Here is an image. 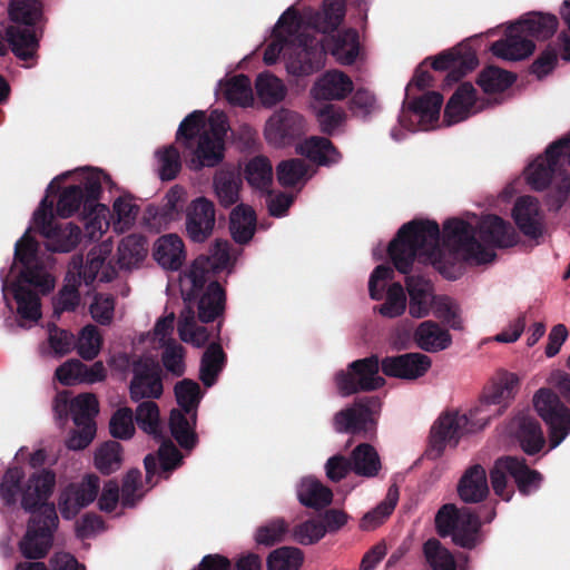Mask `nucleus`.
<instances>
[{
  "label": "nucleus",
  "instance_id": "f257e3e1",
  "mask_svg": "<svg viewBox=\"0 0 570 570\" xmlns=\"http://www.w3.org/2000/svg\"><path fill=\"white\" fill-rule=\"evenodd\" d=\"M517 243L514 228L502 218L487 215L468 220L452 218L440 228L435 222L413 220L399 230L390 243L389 254L395 268L406 274L416 257L430 262L444 277L456 279L463 264L483 265L494 261V248L511 247Z\"/></svg>",
  "mask_w": 570,
  "mask_h": 570
},
{
  "label": "nucleus",
  "instance_id": "f03ea898",
  "mask_svg": "<svg viewBox=\"0 0 570 570\" xmlns=\"http://www.w3.org/2000/svg\"><path fill=\"white\" fill-rule=\"evenodd\" d=\"M307 29L299 12L293 6L287 8L273 29L264 62L274 65L283 56L287 72L301 77L323 67L326 51L342 65H351L357 58L360 41L356 31H340L331 39L315 40L308 36Z\"/></svg>",
  "mask_w": 570,
  "mask_h": 570
},
{
  "label": "nucleus",
  "instance_id": "7ed1b4c3",
  "mask_svg": "<svg viewBox=\"0 0 570 570\" xmlns=\"http://www.w3.org/2000/svg\"><path fill=\"white\" fill-rule=\"evenodd\" d=\"M24 473L21 468H9L0 484V495L7 505H13L21 493V507L31 513L27 531L19 542V550L27 559L39 560L47 556L53 541L59 519L53 503L48 499L56 485V473L42 469L31 474L21 487Z\"/></svg>",
  "mask_w": 570,
  "mask_h": 570
},
{
  "label": "nucleus",
  "instance_id": "20e7f679",
  "mask_svg": "<svg viewBox=\"0 0 570 570\" xmlns=\"http://www.w3.org/2000/svg\"><path fill=\"white\" fill-rule=\"evenodd\" d=\"M236 261V253L230 249L228 242L216 240L208 258L198 257L179 275V291L184 302L198 299V318L203 323L214 321L224 311L225 293L215 281H210L214 269L230 267Z\"/></svg>",
  "mask_w": 570,
  "mask_h": 570
},
{
  "label": "nucleus",
  "instance_id": "39448f33",
  "mask_svg": "<svg viewBox=\"0 0 570 570\" xmlns=\"http://www.w3.org/2000/svg\"><path fill=\"white\" fill-rule=\"evenodd\" d=\"M102 185L111 188L114 181L109 174L99 168H88L79 175L78 184L65 187L57 202V214L62 218H69L81 210L86 233L90 239L97 234L101 235L102 222L98 209L105 210L99 204Z\"/></svg>",
  "mask_w": 570,
  "mask_h": 570
},
{
  "label": "nucleus",
  "instance_id": "423d86ee",
  "mask_svg": "<svg viewBox=\"0 0 570 570\" xmlns=\"http://www.w3.org/2000/svg\"><path fill=\"white\" fill-rule=\"evenodd\" d=\"M227 130V117L219 110H213L206 120L203 111H194L181 121L177 139L185 138L188 141L197 138L194 157L189 163L190 169L214 167L222 161Z\"/></svg>",
  "mask_w": 570,
  "mask_h": 570
},
{
  "label": "nucleus",
  "instance_id": "0eeeda50",
  "mask_svg": "<svg viewBox=\"0 0 570 570\" xmlns=\"http://www.w3.org/2000/svg\"><path fill=\"white\" fill-rule=\"evenodd\" d=\"M570 166V136L562 138L538 157L527 168L528 184L535 190H542L548 186L552 189V205L559 208L567 199L570 191V175L564 166Z\"/></svg>",
  "mask_w": 570,
  "mask_h": 570
},
{
  "label": "nucleus",
  "instance_id": "6e6552de",
  "mask_svg": "<svg viewBox=\"0 0 570 570\" xmlns=\"http://www.w3.org/2000/svg\"><path fill=\"white\" fill-rule=\"evenodd\" d=\"M442 104V95L431 91L403 105L399 125L391 130V137L395 141H400L406 136V132L434 129L439 124Z\"/></svg>",
  "mask_w": 570,
  "mask_h": 570
},
{
  "label": "nucleus",
  "instance_id": "1a4fd4ad",
  "mask_svg": "<svg viewBox=\"0 0 570 570\" xmlns=\"http://www.w3.org/2000/svg\"><path fill=\"white\" fill-rule=\"evenodd\" d=\"M145 432L153 435L156 443H159L157 455L145 456V469L148 475L169 473L179 466L183 455L170 440H163L161 425L159 421V409L153 401H145Z\"/></svg>",
  "mask_w": 570,
  "mask_h": 570
},
{
  "label": "nucleus",
  "instance_id": "9d476101",
  "mask_svg": "<svg viewBox=\"0 0 570 570\" xmlns=\"http://www.w3.org/2000/svg\"><path fill=\"white\" fill-rule=\"evenodd\" d=\"M33 223L47 239L46 248L52 253H69L81 240V229L73 223H57L53 217V203L43 198L33 214Z\"/></svg>",
  "mask_w": 570,
  "mask_h": 570
},
{
  "label": "nucleus",
  "instance_id": "9b49d317",
  "mask_svg": "<svg viewBox=\"0 0 570 570\" xmlns=\"http://www.w3.org/2000/svg\"><path fill=\"white\" fill-rule=\"evenodd\" d=\"M435 527L441 537H451L462 548L471 549L478 543L480 521L469 509L444 504L435 515Z\"/></svg>",
  "mask_w": 570,
  "mask_h": 570
},
{
  "label": "nucleus",
  "instance_id": "f8f14e48",
  "mask_svg": "<svg viewBox=\"0 0 570 570\" xmlns=\"http://www.w3.org/2000/svg\"><path fill=\"white\" fill-rule=\"evenodd\" d=\"M488 422L489 416L475 415L474 410L469 415L458 411L445 412L440 415L431 429L432 445L440 454L445 446H456L465 433L482 429Z\"/></svg>",
  "mask_w": 570,
  "mask_h": 570
},
{
  "label": "nucleus",
  "instance_id": "ddd939ff",
  "mask_svg": "<svg viewBox=\"0 0 570 570\" xmlns=\"http://www.w3.org/2000/svg\"><path fill=\"white\" fill-rule=\"evenodd\" d=\"M533 406L550 428L551 449L557 448L570 433V410L554 392L546 387L533 395Z\"/></svg>",
  "mask_w": 570,
  "mask_h": 570
},
{
  "label": "nucleus",
  "instance_id": "4468645a",
  "mask_svg": "<svg viewBox=\"0 0 570 570\" xmlns=\"http://www.w3.org/2000/svg\"><path fill=\"white\" fill-rule=\"evenodd\" d=\"M336 386L344 396L356 393L357 391H373L384 384V379L380 375L379 358L371 356L354 361L350 364L346 372H338L335 376Z\"/></svg>",
  "mask_w": 570,
  "mask_h": 570
},
{
  "label": "nucleus",
  "instance_id": "2eb2a0df",
  "mask_svg": "<svg viewBox=\"0 0 570 570\" xmlns=\"http://www.w3.org/2000/svg\"><path fill=\"white\" fill-rule=\"evenodd\" d=\"M112 252V244L109 240H104L99 245L92 247L83 262L81 255H73L69 262L72 264L76 259L80 261L78 271L79 283L91 285L96 279L101 283H109L117 276V271L111 262H107Z\"/></svg>",
  "mask_w": 570,
  "mask_h": 570
},
{
  "label": "nucleus",
  "instance_id": "dca6fc26",
  "mask_svg": "<svg viewBox=\"0 0 570 570\" xmlns=\"http://www.w3.org/2000/svg\"><path fill=\"white\" fill-rule=\"evenodd\" d=\"M380 404L375 399H362L334 416L335 431L343 433H370L374 430Z\"/></svg>",
  "mask_w": 570,
  "mask_h": 570
},
{
  "label": "nucleus",
  "instance_id": "f3484780",
  "mask_svg": "<svg viewBox=\"0 0 570 570\" xmlns=\"http://www.w3.org/2000/svg\"><path fill=\"white\" fill-rule=\"evenodd\" d=\"M100 479L96 474H87L78 483L68 484L59 495V510L63 519H73L81 509L92 503L99 493Z\"/></svg>",
  "mask_w": 570,
  "mask_h": 570
},
{
  "label": "nucleus",
  "instance_id": "a211bd4d",
  "mask_svg": "<svg viewBox=\"0 0 570 570\" xmlns=\"http://www.w3.org/2000/svg\"><path fill=\"white\" fill-rule=\"evenodd\" d=\"M519 389V377L514 373H501L492 383L483 396V401L476 407L475 415L489 416L499 415L514 399Z\"/></svg>",
  "mask_w": 570,
  "mask_h": 570
},
{
  "label": "nucleus",
  "instance_id": "6ab92c4d",
  "mask_svg": "<svg viewBox=\"0 0 570 570\" xmlns=\"http://www.w3.org/2000/svg\"><path fill=\"white\" fill-rule=\"evenodd\" d=\"M432 365L431 358L422 353H406L389 356L382 361L385 375L413 381L426 374Z\"/></svg>",
  "mask_w": 570,
  "mask_h": 570
},
{
  "label": "nucleus",
  "instance_id": "aec40b11",
  "mask_svg": "<svg viewBox=\"0 0 570 570\" xmlns=\"http://www.w3.org/2000/svg\"><path fill=\"white\" fill-rule=\"evenodd\" d=\"M214 225V204L205 197L193 200L186 217V232L189 238L196 243L205 242L212 234Z\"/></svg>",
  "mask_w": 570,
  "mask_h": 570
},
{
  "label": "nucleus",
  "instance_id": "412c9836",
  "mask_svg": "<svg viewBox=\"0 0 570 570\" xmlns=\"http://www.w3.org/2000/svg\"><path fill=\"white\" fill-rule=\"evenodd\" d=\"M55 376L65 386H71L76 383L92 384L104 381L107 371L101 361L88 366L81 361L72 358L58 366Z\"/></svg>",
  "mask_w": 570,
  "mask_h": 570
},
{
  "label": "nucleus",
  "instance_id": "4be33fe9",
  "mask_svg": "<svg viewBox=\"0 0 570 570\" xmlns=\"http://www.w3.org/2000/svg\"><path fill=\"white\" fill-rule=\"evenodd\" d=\"M353 89L352 79L343 71L334 69L324 72L316 79L311 88V95L316 100H343Z\"/></svg>",
  "mask_w": 570,
  "mask_h": 570
},
{
  "label": "nucleus",
  "instance_id": "5701e85b",
  "mask_svg": "<svg viewBox=\"0 0 570 570\" xmlns=\"http://www.w3.org/2000/svg\"><path fill=\"white\" fill-rule=\"evenodd\" d=\"M533 50V40L528 38L517 23L508 28L505 39L498 40L491 46L494 56L511 61L525 59Z\"/></svg>",
  "mask_w": 570,
  "mask_h": 570
},
{
  "label": "nucleus",
  "instance_id": "b1692460",
  "mask_svg": "<svg viewBox=\"0 0 570 570\" xmlns=\"http://www.w3.org/2000/svg\"><path fill=\"white\" fill-rule=\"evenodd\" d=\"M482 109L483 106L476 101L474 87L469 82H464L459 86L448 101L444 109V122L448 126L458 124Z\"/></svg>",
  "mask_w": 570,
  "mask_h": 570
},
{
  "label": "nucleus",
  "instance_id": "393cba45",
  "mask_svg": "<svg viewBox=\"0 0 570 570\" xmlns=\"http://www.w3.org/2000/svg\"><path fill=\"white\" fill-rule=\"evenodd\" d=\"M303 118L295 111L281 109L273 114L265 126V137L274 146L285 145L303 128Z\"/></svg>",
  "mask_w": 570,
  "mask_h": 570
},
{
  "label": "nucleus",
  "instance_id": "a878e982",
  "mask_svg": "<svg viewBox=\"0 0 570 570\" xmlns=\"http://www.w3.org/2000/svg\"><path fill=\"white\" fill-rule=\"evenodd\" d=\"M110 366L121 373L134 374L130 383L131 397L138 403L135 412V421L139 429H142V356L131 360L127 353L114 354L109 362Z\"/></svg>",
  "mask_w": 570,
  "mask_h": 570
},
{
  "label": "nucleus",
  "instance_id": "bb28decb",
  "mask_svg": "<svg viewBox=\"0 0 570 570\" xmlns=\"http://www.w3.org/2000/svg\"><path fill=\"white\" fill-rule=\"evenodd\" d=\"M513 218L520 230L528 237L538 238L543 233V215L534 197H520L513 207Z\"/></svg>",
  "mask_w": 570,
  "mask_h": 570
},
{
  "label": "nucleus",
  "instance_id": "cd10ccee",
  "mask_svg": "<svg viewBox=\"0 0 570 570\" xmlns=\"http://www.w3.org/2000/svg\"><path fill=\"white\" fill-rule=\"evenodd\" d=\"M510 433L520 442L528 454L539 452L544 444V436L537 420L529 412L519 413L509 425Z\"/></svg>",
  "mask_w": 570,
  "mask_h": 570
},
{
  "label": "nucleus",
  "instance_id": "c85d7f7f",
  "mask_svg": "<svg viewBox=\"0 0 570 570\" xmlns=\"http://www.w3.org/2000/svg\"><path fill=\"white\" fill-rule=\"evenodd\" d=\"M409 293V313L414 318H423L431 313L435 301L432 283L420 275L409 276L405 282Z\"/></svg>",
  "mask_w": 570,
  "mask_h": 570
},
{
  "label": "nucleus",
  "instance_id": "c756f323",
  "mask_svg": "<svg viewBox=\"0 0 570 570\" xmlns=\"http://www.w3.org/2000/svg\"><path fill=\"white\" fill-rule=\"evenodd\" d=\"M80 261L76 259L68 264V269L63 279V285L53 297V314L59 317L63 312H73L80 303L79 271Z\"/></svg>",
  "mask_w": 570,
  "mask_h": 570
},
{
  "label": "nucleus",
  "instance_id": "7c9ffc66",
  "mask_svg": "<svg viewBox=\"0 0 570 570\" xmlns=\"http://www.w3.org/2000/svg\"><path fill=\"white\" fill-rule=\"evenodd\" d=\"M154 258L165 269L177 271L186 258L183 239L176 234L160 236L154 244Z\"/></svg>",
  "mask_w": 570,
  "mask_h": 570
},
{
  "label": "nucleus",
  "instance_id": "2f4dec72",
  "mask_svg": "<svg viewBox=\"0 0 570 570\" xmlns=\"http://www.w3.org/2000/svg\"><path fill=\"white\" fill-rule=\"evenodd\" d=\"M413 340L417 347L435 353L446 350L452 343L451 334L433 321H424L414 331Z\"/></svg>",
  "mask_w": 570,
  "mask_h": 570
},
{
  "label": "nucleus",
  "instance_id": "473e14b6",
  "mask_svg": "<svg viewBox=\"0 0 570 570\" xmlns=\"http://www.w3.org/2000/svg\"><path fill=\"white\" fill-rule=\"evenodd\" d=\"M459 497L466 503L481 502L489 493L485 470L475 464L469 468L458 484Z\"/></svg>",
  "mask_w": 570,
  "mask_h": 570
},
{
  "label": "nucleus",
  "instance_id": "72a5a7b5",
  "mask_svg": "<svg viewBox=\"0 0 570 570\" xmlns=\"http://www.w3.org/2000/svg\"><path fill=\"white\" fill-rule=\"evenodd\" d=\"M297 499L304 507L322 509L333 500L331 489L313 476H305L296 485Z\"/></svg>",
  "mask_w": 570,
  "mask_h": 570
},
{
  "label": "nucleus",
  "instance_id": "f704fd0d",
  "mask_svg": "<svg viewBox=\"0 0 570 570\" xmlns=\"http://www.w3.org/2000/svg\"><path fill=\"white\" fill-rule=\"evenodd\" d=\"M296 150L298 154L323 166L336 164L341 159V154L325 137H309L302 141L296 147Z\"/></svg>",
  "mask_w": 570,
  "mask_h": 570
},
{
  "label": "nucleus",
  "instance_id": "c9c22d12",
  "mask_svg": "<svg viewBox=\"0 0 570 570\" xmlns=\"http://www.w3.org/2000/svg\"><path fill=\"white\" fill-rule=\"evenodd\" d=\"M196 412H185L184 410H173L170 413L169 426L173 436L185 450H193L197 444L195 433Z\"/></svg>",
  "mask_w": 570,
  "mask_h": 570
},
{
  "label": "nucleus",
  "instance_id": "e433bc0d",
  "mask_svg": "<svg viewBox=\"0 0 570 570\" xmlns=\"http://www.w3.org/2000/svg\"><path fill=\"white\" fill-rule=\"evenodd\" d=\"M7 41L16 57L21 60L31 59L38 48V39L31 27L10 26L6 30Z\"/></svg>",
  "mask_w": 570,
  "mask_h": 570
},
{
  "label": "nucleus",
  "instance_id": "4c0bfd02",
  "mask_svg": "<svg viewBox=\"0 0 570 570\" xmlns=\"http://www.w3.org/2000/svg\"><path fill=\"white\" fill-rule=\"evenodd\" d=\"M194 302L198 303V299H194L189 303L185 302L186 308L180 313L178 321V334L180 340L185 343L202 347L208 342L209 334L206 327L197 325L196 323L195 312L191 307V303Z\"/></svg>",
  "mask_w": 570,
  "mask_h": 570
},
{
  "label": "nucleus",
  "instance_id": "58836bf2",
  "mask_svg": "<svg viewBox=\"0 0 570 570\" xmlns=\"http://www.w3.org/2000/svg\"><path fill=\"white\" fill-rule=\"evenodd\" d=\"M474 57L471 53L462 55L460 50L452 49L434 58L432 67L435 70H446L449 81L459 80L466 70L473 68Z\"/></svg>",
  "mask_w": 570,
  "mask_h": 570
},
{
  "label": "nucleus",
  "instance_id": "ea45409f",
  "mask_svg": "<svg viewBox=\"0 0 570 570\" xmlns=\"http://www.w3.org/2000/svg\"><path fill=\"white\" fill-rule=\"evenodd\" d=\"M230 233L236 243L244 244L252 239L256 229V215L252 207L240 204L230 213Z\"/></svg>",
  "mask_w": 570,
  "mask_h": 570
},
{
  "label": "nucleus",
  "instance_id": "a19ab883",
  "mask_svg": "<svg viewBox=\"0 0 570 570\" xmlns=\"http://www.w3.org/2000/svg\"><path fill=\"white\" fill-rule=\"evenodd\" d=\"M352 471L361 476L374 478L381 470L376 450L367 443L358 444L351 453Z\"/></svg>",
  "mask_w": 570,
  "mask_h": 570
},
{
  "label": "nucleus",
  "instance_id": "79ce46f5",
  "mask_svg": "<svg viewBox=\"0 0 570 570\" xmlns=\"http://www.w3.org/2000/svg\"><path fill=\"white\" fill-rule=\"evenodd\" d=\"M530 39L544 40L551 37L558 27L554 16L542 13H528L515 22Z\"/></svg>",
  "mask_w": 570,
  "mask_h": 570
},
{
  "label": "nucleus",
  "instance_id": "37998d69",
  "mask_svg": "<svg viewBox=\"0 0 570 570\" xmlns=\"http://www.w3.org/2000/svg\"><path fill=\"white\" fill-rule=\"evenodd\" d=\"M219 90L232 105L247 107L254 101L250 80L244 75H238L225 82H220Z\"/></svg>",
  "mask_w": 570,
  "mask_h": 570
},
{
  "label": "nucleus",
  "instance_id": "c03bdc74",
  "mask_svg": "<svg viewBox=\"0 0 570 570\" xmlns=\"http://www.w3.org/2000/svg\"><path fill=\"white\" fill-rule=\"evenodd\" d=\"M422 552L431 570H456L454 556L438 539L431 538L423 543Z\"/></svg>",
  "mask_w": 570,
  "mask_h": 570
},
{
  "label": "nucleus",
  "instance_id": "a18cd8bd",
  "mask_svg": "<svg viewBox=\"0 0 570 570\" xmlns=\"http://www.w3.org/2000/svg\"><path fill=\"white\" fill-rule=\"evenodd\" d=\"M255 88L261 102L267 107L276 105L286 96V87L283 81L267 71L257 76Z\"/></svg>",
  "mask_w": 570,
  "mask_h": 570
},
{
  "label": "nucleus",
  "instance_id": "49530a36",
  "mask_svg": "<svg viewBox=\"0 0 570 570\" xmlns=\"http://www.w3.org/2000/svg\"><path fill=\"white\" fill-rule=\"evenodd\" d=\"M239 177L229 170H219L214 177V190L222 206L228 207L239 198Z\"/></svg>",
  "mask_w": 570,
  "mask_h": 570
},
{
  "label": "nucleus",
  "instance_id": "de8ad7c7",
  "mask_svg": "<svg viewBox=\"0 0 570 570\" xmlns=\"http://www.w3.org/2000/svg\"><path fill=\"white\" fill-rule=\"evenodd\" d=\"M155 169L161 180H173L181 169L180 154L173 145L155 151Z\"/></svg>",
  "mask_w": 570,
  "mask_h": 570
},
{
  "label": "nucleus",
  "instance_id": "09e8293b",
  "mask_svg": "<svg viewBox=\"0 0 570 570\" xmlns=\"http://www.w3.org/2000/svg\"><path fill=\"white\" fill-rule=\"evenodd\" d=\"M13 297L18 304L17 312L21 318L37 322L41 317V302L36 292L27 286L14 284Z\"/></svg>",
  "mask_w": 570,
  "mask_h": 570
},
{
  "label": "nucleus",
  "instance_id": "8fccbe9b",
  "mask_svg": "<svg viewBox=\"0 0 570 570\" xmlns=\"http://www.w3.org/2000/svg\"><path fill=\"white\" fill-rule=\"evenodd\" d=\"M98 412L99 403L92 393H81L71 400V415L75 425L96 426L95 417Z\"/></svg>",
  "mask_w": 570,
  "mask_h": 570
},
{
  "label": "nucleus",
  "instance_id": "3c124183",
  "mask_svg": "<svg viewBox=\"0 0 570 570\" xmlns=\"http://www.w3.org/2000/svg\"><path fill=\"white\" fill-rule=\"evenodd\" d=\"M514 466H517V458L505 456L497 460L490 472L493 491L504 501H509L513 493L512 488L508 489L507 474H510L513 478Z\"/></svg>",
  "mask_w": 570,
  "mask_h": 570
},
{
  "label": "nucleus",
  "instance_id": "603ef678",
  "mask_svg": "<svg viewBox=\"0 0 570 570\" xmlns=\"http://www.w3.org/2000/svg\"><path fill=\"white\" fill-rule=\"evenodd\" d=\"M399 500L397 488L391 487L386 493L383 502L375 507L372 511H368L362 518L360 528L365 531L374 530L381 525L385 519L393 512L396 502Z\"/></svg>",
  "mask_w": 570,
  "mask_h": 570
},
{
  "label": "nucleus",
  "instance_id": "864d4df0",
  "mask_svg": "<svg viewBox=\"0 0 570 570\" xmlns=\"http://www.w3.org/2000/svg\"><path fill=\"white\" fill-rule=\"evenodd\" d=\"M225 354L218 344H210L205 351L200 362V380L206 386L215 384L216 379L223 370Z\"/></svg>",
  "mask_w": 570,
  "mask_h": 570
},
{
  "label": "nucleus",
  "instance_id": "5fc2aeb1",
  "mask_svg": "<svg viewBox=\"0 0 570 570\" xmlns=\"http://www.w3.org/2000/svg\"><path fill=\"white\" fill-rule=\"evenodd\" d=\"M121 445L117 441L102 443L95 453V466L105 475L114 473L121 465Z\"/></svg>",
  "mask_w": 570,
  "mask_h": 570
},
{
  "label": "nucleus",
  "instance_id": "6e6d98bb",
  "mask_svg": "<svg viewBox=\"0 0 570 570\" xmlns=\"http://www.w3.org/2000/svg\"><path fill=\"white\" fill-rule=\"evenodd\" d=\"M248 184L259 190H266L273 179V167L267 158L255 157L245 167Z\"/></svg>",
  "mask_w": 570,
  "mask_h": 570
},
{
  "label": "nucleus",
  "instance_id": "4d7b16f0",
  "mask_svg": "<svg viewBox=\"0 0 570 570\" xmlns=\"http://www.w3.org/2000/svg\"><path fill=\"white\" fill-rule=\"evenodd\" d=\"M304 554L295 547H282L272 551L267 558L268 570H299Z\"/></svg>",
  "mask_w": 570,
  "mask_h": 570
},
{
  "label": "nucleus",
  "instance_id": "13d9d810",
  "mask_svg": "<svg viewBox=\"0 0 570 570\" xmlns=\"http://www.w3.org/2000/svg\"><path fill=\"white\" fill-rule=\"evenodd\" d=\"M118 262L124 268L139 267L142 262V234H131L118 246Z\"/></svg>",
  "mask_w": 570,
  "mask_h": 570
},
{
  "label": "nucleus",
  "instance_id": "bf43d9fd",
  "mask_svg": "<svg viewBox=\"0 0 570 570\" xmlns=\"http://www.w3.org/2000/svg\"><path fill=\"white\" fill-rule=\"evenodd\" d=\"M41 16L42 6L38 0H16L10 6V17L20 26L33 27Z\"/></svg>",
  "mask_w": 570,
  "mask_h": 570
},
{
  "label": "nucleus",
  "instance_id": "052dcab7",
  "mask_svg": "<svg viewBox=\"0 0 570 570\" xmlns=\"http://www.w3.org/2000/svg\"><path fill=\"white\" fill-rule=\"evenodd\" d=\"M385 302L375 307L382 316L394 318L401 316L406 308V296L400 283H391L384 295Z\"/></svg>",
  "mask_w": 570,
  "mask_h": 570
},
{
  "label": "nucleus",
  "instance_id": "680f3d73",
  "mask_svg": "<svg viewBox=\"0 0 570 570\" xmlns=\"http://www.w3.org/2000/svg\"><path fill=\"white\" fill-rule=\"evenodd\" d=\"M312 174L301 159L282 161L277 167V178L283 186H295L305 183Z\"/></svg>",
  "mask_w": 570,
  "mask_h": 570
},
{
  "label": "nucleus",
  "instance_id": "e2e57ef3",
  "mask_svg": "<svg viewBox=\"0 0 570 570\" xmlns=\"http://www.w3.org/2000/svg\"><path fill=\"white\" fill-rule=\"evenodd\" d=\"M345 14V0H324L323 11L316 19L317 28L327 33L337 28Z\"/></svg>",
  "mask_w": 570,
  "mask_h": 570
},
{
  "label": "nucleus",
  "instance_id": "0e129e2a",
  "mask_svg": "<svg viewBox=\"0 0 570 570\" xmlns=\"http://www.w3.org/2000/svg\"><path fill=\"white\" fill-rule=\"evenodd\" d=\"M431 312H433L435 317L442 320L451 328H463L460 307L452 298L448 296H436Z\"/></svg>",
  "mask_w": 570,
  "mask_h": 570
},
{
  "label": "nucleus",
  "instance_id": "69168bd1",
  "mask_svg": "<svg viewBox=\"0 0 570 570\" xmlns=\"http://www.w3.org/2000/svg\"><path fill=\"white\" fill-rule=\"evenodd\" d=\"M102 337L95 325H86L77 341V353L86 361L94 360L100 352Z\"/></svg>",
  "mask_w": 570,
  "mask_h": 570
},
{
  "label": "nucleus",
  "instance_id": "338daca9",
  "mask_svg": "<svg viewBox=\"0 0 570 570\" xmlns=\"http://www.w3.org/2000/svg\"><path fill=\"white\" fill-rule=\"evenodd\" d=\"M515 77L500 68L489 67L483 70L479 77V85L481 88L489 94L500 92L509 88Z\"/></svg>",
  "mask_w": 570,
  "mask_h": 570
},
{
  "label": "nucleus",
  "instance_id": "774afa93",
  "mask_svg": "<svg viewBox=\"0 0 570 570\" xmlns=\"http://www.w3.org/2000/svg\"><path fill=\"white\" fill-rule=\"evenodd\" d=\"M315 116L323 132L332 135L342 128L347 119V115L342 107L326 105L315 110Z\"/></svg>",
  "mask_w": 570,
  "mask_h": 570
}]
</instances>
